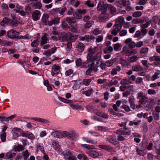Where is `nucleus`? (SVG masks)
<instances>
[{
	"label": "nucleus",
	"instance_id": "0e129e2a",
	"mask_svg": "<svg viewBox=\"0 0 160 160\" xmlns=\"http://www.w3.org/2000/svg\"><path fill=\"white\" fill-rule=\"evenodd\" d=\"M0 120L4 124L7 123L8 122V120L7 117L0 116Z\"/></svg>",
	"mask_w": 160,
	"mask_h": 160
},
{
	"label": "nucleus",
	"instance_id": "5fc2aeb1",
	"mask_svg": "<svg viewBox=\"0 0 160 160\" xmlns=\"http://www.w3.org/2000/svg\"><path fill=\"white\" fill-rule=\"evenodd\" d=\"M160 72L159 71H157L155 74L153 75L151 78L152 81H154L157 78H159V77L158 75L159 74Z\"/></svg>",
	"mask_w": 160,
	"mask_h": 160
},
{
	"label": "nucleus",
	"instance_id": "4468645a",
	"mask_svg": "<svg viewBox=\"0 0 160 160\" xmlns=\"http://www.w3.org/2000/svg\"><path fill=\"white\" fill-rule=\"evenodd\" d=\"M67 36L68 35L66 33L61 32L58 35V40L61 42H65L67 39Z\"/></svg>",
	"mask_w": 160,
	"mask_h": 160
},
{
	"label": "nucleus",
	"instance_id": "6ab92c4d",
	"mask_svg": "<svg viewBox=\"0 0 160 160\" xmlns=\"http://www.w3.org/2000/svg\"><path fill=\"white\" fill-rule=\"evenodd\" d=\"M52 135H53L54 137L59 138H61L64 137L63 134V132L62 133H61L57 131L52 132Z\"/></svg>",
	"mask_w": 160,
	"mask_h": 160
},
{
	"label": "nucleus",
	"instance_id": "1a4fd4ad",
	"mask_svg": "<svg viewBox=\"0 0 160 160\" xmlns=\"http://www.w3.org/2000/svg\"><path fill=\"white\" fill-rule=\"evenodd\" d=\"M124 42L126 44L128 45V47L130 48L133 49L136 46V43L133 41L131 38L127 39L124 41Z\"/></svg>",
	"mask_w": 160,
	"mask_h": 160
},
{
	"label": "nucleus",
	"instance_id": "5701e85b",
	"mask_svg": "<svg viewBox=\"0 0 160 160\" xmlns=\"http://www.w3.org/2000/svg\"><path fill=\"white\" fill-rule=\"evenodd\" d=\"M149 60L150 62H156L160 61V57L156 55L151 56L149 58Z\"/></svg>",
	"mask_w": 160,
	"mask_h": 160
},
{
	"label": "nucleus",
	"instance_id": "dca6fc26",
	"mask_svg": "<svg viewBox=\"0 0 160 160\" xmlns=\"http://www.w3.org/2000/svg\"><path fill=\"white\" fill-rule=\"evenodd\" d=\"M48 38L47 37V34L45 33L42 37L40 39V46H42L47 42L48 41Z\"/></svg>",
	"mask_w": 160,
	"mask_h": 160
},
{
	"label": "nucleus",
	"instance_id": "7c9ffc66",
	"mask_svg": "<svg viewBox=\"0 0 160 160\" xmlns=\"http://www.w3.org/2000/svg\"><path fill=\"white\" fill-rule=\"evenodd\" d=\"M133 37L135 38H138V40L141 39L143 37L139 30H138L136 32Z\"/></svg>",
	"mask_w": 160,
	"mask_h": 160
},
{
	"label": "nucleus",
	"instance_id": "c85d7f7f",
	"mask_svg": "<svg viewBox=\"0 0 160 160\" xmlns=\"http://www.w3.org/2000/svg\"><path fill=\"white\" fill-rule=\"evenodd\" d=\"M132 70L134 71H140L142 70V68L140 65H136L132 67Z\"/></svg>",
	"mask_w": 160,
	"mask_h": 160
},
{
	"label": "nucleus",
	"instance_id": "473e14b6",
	"mask_svg": "<svg viewBox=\"0 0 160 160\" xmlns=\"http://www.w3.org/2000/svg\"><path fill=\"white\" fill-rule=\"evenodd\" d=\"M94 22L93 21L90 20L87 22L84 25V28H89L91 27L94 24Z\"/></svg>",
	"mask_w": 160,
	"mask_h": 160
},
{
	"label": "nucleus",
	"instance_id": "3c124183",
	"mask_svg": "<svg viewBox=\"0 0 160 160\" xmlns=\"http://www.w3.org/2000/svg\"><path fill=\"white\" fill-rule=\"evenodd\" d=\"M61 26L62 28L64 30H67L69 28V26L68 25L67 23L65 22H62Z\"/></svg>",
	"mask_w": 160,
	"mask_h": 160
},
{
	"label": "nucleus",
	"instance_id": "9b49d317",
	"mask_svg": "<svg viewBox=\"0 0 160 160\" xmlns=\"http://www.w3.org/2000/svg\"><path fill=\"white\" fill-rule=\"evenodd\" d=\"M18 32L13 29L10 30L7 32L8 36L10 38H16Z\"/></svg>",
	"mask_w": 160,
	"mask_h": 160
},
{
	"label": "nucleus",
	"instance_id": "bf43d9fd",
	"mask_svg": "<svg viewBox=\"0 0 160 160\" xmlns=\"http://www.w3.org/2000/svg\"><path fill=\"white\" fill-rule=\"evenodd\" d=\"M151 22L149 21H147L145 23H143L141 25L140 27L142 28H147L150 24Z\"/></svg>",
	"mask_w": 160,
	"mask_h": 160
},
{
	"label": "nucleus",
	"instance_id": "b1692460",
	"mask_svg": "<svg viewBox=\"0 0 160 160\" xmlns=\"http://www.w3.org/2000/svg\"><path fill=\"white\" fill-rule=\"evenodd\" d=\"M16 155V153L9 152L6 153L5 155V159H11L13 157H15Z\"/></svg>",
	"mask_w": 160,
	"mask_h": 160
},
{
	"label": "nucleus",
	"instance_id": "ddd939ff",
	"mask_svg": "<svg viewBox=\"0 0 160 160\" xmlns=\"http://www.w3.org/2000/svg\"><path fill=\"white\" fill-rule=\"evenodd\" d=\"M109 12V14L112 17L116 15L117 10L116 8L111 5H109L108 8Z\"/></svg>",
	"mask_w": 160,
	"mask_h": 160
},
{
	"label": "nucleus",
	"instance_id": "393cba45",
	"mask_svg": "<svg viewBox=\"0 0 160 160\" xmlns=\"http://www.w3.org/2000/svg\"><path fill=\"white\" fill-rule=\"evenodd\" d=\"M121 70V67L119 66H117L115 68H113L111 72V74L114 75L117 73V72L120 71Z\"/></svg>",
	"mask_w": 160,
	"mask_h": 160
},
{
	"label": "nucleus",
	"instance_id": "9d476101",
	"mask_svg": "<svg viewBox=\"0 0 160 160\" xmlns=\"http://www.w3.org/2000/svg\"><path fill=\"white\" fill-rule=\"evenodd\" d=\"M81 41H86L87 42L91 41L92 40L95 38V37L92 35H85L84 36H81L79 37Z\"/></svg>",
	"mask_w": 160,
	"mask_h": 160
},
{
	"label": "nucleus",
	"instance_id": "a18cd8bd",
	"mask_svg": "<svg viewBox=\"0 0 160 160\" xmlns=\"http://www.w3.org/2000/svg\"><path fill=\"white\" fill-rule=\"evenodd\" d=\"M85 5L89 7L92 8L94 6V4L93 1L89 0L87 1L85 3Z\"/></svg>",
	"mask_w": 160,
	"mask_h": 160
},
{
	"label": "nucleus",
	"instance_id": "680f3d73",
	"mask_svg": "<svg viewBox=\"0 0 160 160\" xmlns=\"http://www.w3.org/2000/svg\"><path fill=\"white\" fill-rule=\"evenodd\" d=\"M82 61L80 58H78L76 59L75 63L76 66L79 67L80 66L81 67L82 65Z\"/></svg>",
	"mask_w": 160,
	"mask_h": 160
},
{
	"label": "nucleus",
	"instance_id": "c9c22d12",
	"mask_svg": "<svg viewBox=\"0 0 160 160\" xmlns=\"http://www.w3.org/2000/svg\"><path fill=\"white\" fill-rule=\"evenodd\" d=\"M95 128H98V130L101 132H106L109 130V129L106 127L98 126Z\"/></svg>",
	"mask_w": 160,
	"mask_h": 160
},
{
	"label": "nucleus",
	"instance_id": "cd10ccee",
	"mask_svg": "<svg viewBox=\"0 0 160 160\" xmlns=\"http://www.w3.org/2000/svg\"><path fill=\"white\" fill-rule=\"evenodd\" d=\"M138 58H139L136 56H132L129 57L127 60L130 63H133L136 61Z\"/></svg>",
	"mask_w": 160,
	"mask_h": 160
},
{
	"label": "nucleus",
	"instance_id": "bb28decb",
	"mask_svg": "<svg viewBox=\"0 0 160 160\" xmlns=\"http://www.w3.org/2000/svg\"><path fill=\"white\" fill-rule=\"evenodd\" d=\"M42 4L40 2H36L33 4L32 7L34 9H40L41 8Z\"/></svg>",
	"mask_w": 160,
	"mask_h": 160
},
{
	"label": "nucleus",
	"instance_id": "4c0bfd02",
	"mask_svg": "<svg viewBox=\"0 0 160 160\" xmlns=\"http://www.w3.org/2000/svg\"><path fill=\"white\" fill-rule=\"evenodd\" d=\"M32 119L35 121L42 122L45 123H48V121L46 120L38 118H33Z\"/></svg>",
	"mask_w": 160,
	"mask_h": 160
},
{
	"label": "nucleus",
	"instance_id": "69168bd1",
	"mask_svg": "<svg viewBox=\"0 0 160 160\" xmlns=\"http://www.w3.org/2000/svg\"><path fill=\"white\" fill-rule=\"evenodd\" d=\"M10 21V19L8 18H4L2 21V25H4L6 24H8Z\"/></svg>",
	"mask_w": 160,
	"mask_h": 160
},
{
	"label": "nucleus",
	"instance_id": "49530a36",
	"mask_svg": "<svg viewBox=\"0 0 160 160\" xmlns=\"http://www.w3.org/2000/svg\"><path fill=\"white\" fill-rule=\"evenodd\" d=\"M122 26L120 25L117 24H115L113 26V28L114 30L118 32L121 29Z\"/></svg>",
	"mask_w": 160,
	"mask_h": 160
},
{
	"label": "nucleus",
	"instance_id": "774afa93",
	"mask_svg": "<svg viewBox=\"0 0 160 160\" xmlns=\"http://www.w3.org/2000/svg\"><path fill=\"white\" fill-rule=\"evenodd\" d=\"M31 46L33 48L37 46L38 45V40L36 39L34 40L32 42H31Z\"/></svg>",
	"mask_w": 160,
	"mask_h": 160
},
{
	"label": "nucleus",
	"instance_id": "a211bd4d",
	"mask_svg": "<svg viewBox=\"0 0 160 160\" xmlns=\"http://www.w3.org/2000/svg\"><path fill=\"white\" fill-rule=\"evenodd\" d=\"M86 153L93 158H97L99 156V153L94 150L88 151Z\"/></svg>",
	"mask_w": 160,
	"mask_h": 160
},
{
	"label": "nucleus",
	"instance_id": "f3484780",
	"mask_svg": "<svg viewBox=\"0 0 160 160\" xmlns=\"http://www.w3.org/2000/svg\"><path fill=\"white\" fill-rule=\"evenodd\" d=\"M85 47V46L83 43L81 42H79L76 44L75 48L77 51L81 52L83 51Z\"/></svg>",
	"mask_w": 160,
	"mask_h": 160
},
{
	"label": "nucleus",
	"instance_id": "e2e57ef3",
	"mask_svg": "<svg viewBox=\"0 0 160 160\" xmlns=\"http://www.w3.org/2000/svg\"><path fill=\"white\" fill-rule=\"evenodd\" d=\"M103 39V35H100L98 36L96 39V42L99 43L102 42Z\"/></svg>",
	"mask_w": 160,
	"mask_h": 160
},
{
	"label": "nucleus",
	"instance_id": "864d4df0",
	"mask_svg": "<svg viewBox=\"0 0 160 160\" xmlns=\"http://www.w3.org/2000/svg\"><path fill=\"white\" fill-rule=\"evenodd\" d=\"M142 15V12L140 11H136L134 12L132 14V16L134 18L140 17Z\"/></svg>",
	"mask_w": 160,
	"mask_h": 160
},
{
	"label": "nucleus",
	"instance_id": "2eb2a0df",
	"mask_svg": "<svg viewBox=\"0 0 160 160\" xmlns=\"http://www.w3.org/2000/svg\"><path fill=\"white\" fill-rule=\"evenodd\" d=\"M106 140L109 142L114 145L117 144V142L116 137L112 136H108L106 138Z\"/></svg>",
	"mask_w": 160,
	"mask_h": 160
},
{
	"label": "nucleus",
	"instance_id": "20e7f679",
	"mask_svg": "<svg viewBox=\"0 0 160 160\" xmlns=\"http://www.w3.org/2000/svg\"><path fill=\"white\" fill-rule=\"evenodd\" d=\"M108 6L109 4H104L103 1H100L98 3L97 9L98 11H101V12H107V9Z\"/></svg>",
	"mask_w": 160,
	"mask_h": 160
},
{
	"label": "nucleus",
	"instance_id": "c756f323",
	"mask_svg": "<svg viewBox=\"0 0 160 160\" xmlns=\"http://www.w3.org/2000/svg\"><path fill=\"white\" fill-rule=\"evenodd\" d=\"M122 52H124V53L128 56H130L131 55V50L128 48H127L126 47H124L123 48Z\"/></svg>",
	"mask_w": 160,
	"mask_h": 160
},
{
	"label": "nucleus",
	"instance_id": "39448f33",
	"mask_svg": "<svg viewBox=\"0 0 160 160\" xmlns=\"http://www.w3.org/2000/svg\"><path fill=\"white\" fill-rule=\"evenodd\" d=\"M112 17L109 13L107 12H102L99 15V19L101 22H105L108 21Z\"/></svg>",
	"mask_w": 160,
	"mask_h": 160
},
{
	"label": "nucleus",
	"instance_id": "13d9d810",
	"mask_svg": "<svg viewBox=\"0 0 160 160\" xmlns=\"http://www.w3.org/2000/svg\"><path fill=\"white\" fill-rule=\"evenodd\" d=\"M99 147L100 148L105 149L108 151H109L111 150V148L109 146L100 145L99 146Z\"/></svg>",
	"mask_w": 160,
	"mask_h": 160
},
{
	"label": "nucleus",
	"instance_id": "f257e3e1",
	"mask_svg": "<svg viewBox=\"0 0 160 160\" xmlns=\"http://www.w3.org/2000/svg\"><path fill=\"white\" fill-rule=\"evenodd\" d=\"M98 48L97 47L89 48L88 51V54L87 56L88 60L90 61V65L93 66L94 62L93 61L97 60H99L101 58V55L102 53V51L98 52Z\"/></svg>",
	"mask_w": 160,
	"mask_h": 160
},
{
	"label": "nucleus",
	"instance_id": "e433bc0d",
	"mask_svg": "<svg viewBox=\"0 0 160 160\" xmlns=\"http://www.w3.org/2000/svg\"><path fill=\"white\" fill-rule=\"evenodd\" d=\"M77 158L79 160H89L87 156L83 153H80L77 156Z\"/></svg>",
	"mask_w": 160,
	"mask_h": 160
},
{
	"label": "nucleus",
	"instance_id": "a878e982",
	"mask_svg": "<svg viewBox=\"0 0 160 160\" xmlns=\"http://www.w3.org/2000/svg\"><path fill=\"white\" fill-rule=\"evenodd\" d=\"M113 47L115 51H119L121 49L122 45L121 43H117L113 44Z\"/></svg>",
	"mask_w": 160,
	"mask_h": 160
},
{
	"label": "nucleus",
	"instance_id": "4be33fe9",
	"mask_svg": "<svg viewBox=\"0 0 160 160\" xmlns=\"http://www.w3.org/2000/svg\"><path fill=\"white\" fill-rule=\"evenodd\" d=\"M49 15L47 14H44L42 16V21L44 23L45 25H48V23H49V21L48 20L49 18Z\"/></svg>",
	"mask_w": 160,
	"mask_h": 160
},
{
	"label": "nucleus",
	"instance_id": "79ce46f5",
	"mask_svg": "<svg viewBox=\"0 0 160 160\" xmlns=\"http://www.w3.org/2000/svg\"><path fill=\"white\" fill-rule=\"evenodd\" d=\"M66 21L68 23L70 24L75 23V21L73 17H68L66 18Z\"/></svg>",
	"mask_w": 160,
	"mask_h": 160
},
{
	"label": "nucleus",
	"instance_id": "a19ab883",
	"mask_svg": "<svg viewBox=\"0 0 160 160\" xmlns=\"http://www.w3.org/2000/svg\"><path fill=\"white\" fill-rule=\"evenodd\" d=\"M52 146L54 149L58 152L60 151V148L59 144L55 142H53L52 143Z\"/></svg>",
	"mask_w": 160,
	"mask_h": 160
},
{
	"label": "nucleus",
	"instance_id": "7ed1b4c3",
	"mask_svg": "<svg viewBox=\"0 0 160 160\" xmlns=\"http://www.w3.org/2000/svg\"><path fill=\"white\" fill-rule=\"evenodd\" d=\"M63 134L65 137H67L71 140L75 141L78 138V135L75 132H68L63 131Z\"/></svg>",
	"mask_w": 160,
	"mask_h": 160
},
{
	"label": "nucleus",
	"instance_id": "0eeeda50",
	"mask_svg": "<svg viewBox=\"0 0 160 160\" xmlns=\"http://www.w3.org/2000/svg\"><path fill=\"white\" fill-rule=\"evenodd\" d=\"M116 5L120 8H122L127 5H129V2L128 0H118L116 2Z\"/></svg>",
	"mask_w": 160,
	"mask_h": 160
},
{
	"label": "nucleus",
	"instance_id": "aec40b11",
	"mask_svg": "<svg viewBox=\"0 0 160 160\" xmlns=\"http://www.w3.org/2000/svg\"><path fill=\"white\" fill-rule=\"evenodd\" d=\"M60 18L59 17L56 18L52 19L51 21H50L48 23V25L52 26L53 24H58L59 23Z\"/></svg>",
	"mask_w": 160,
	"mask_h": 160
},
{
	"label": "nucleus",
	"instance_id": "c03bdc74",
	"mask_svg": "<svg viewBox=\"0 0 160 160\" xmlns=\"http://www.w3.org/2000/svg\"><path fill=\"white\" fill-rule=\"evenodd\" d=\"M24 148V146L19 144L15 147L14 149L15 151L20 152V151L23 150Z\"/></svg>",
	"mask_w": 160,
	"mask_h": 160
},
{
	"label": "nucleus",
	"instance_id": "f03ea898",
	"mask_svg": "<svg viewBox=\"0 0 160 160\" xmlns=\"http://www.w3.org/2000/svg\"><path fill=\"white\" fill-rule=\"evenodd\" d=\"M89 108L90 110L92 111L98 116L105 119H107L108 118V116L107 114L103 112L100 110L95 108L93 107L92 106H89Z\"/></svg>",
	"mask_w": 160,
	"mask_h": 160
},
{
	"label": "nucleus",
	"instance_id": "6e6d98bb",
	"mask_svg": "<svg viewBox=\"0 0 160 160\" xmlns=\"http://www.w3.org/2000/svg\"><path fill=\"white\" fill-rule=\"evenodd\" d=\"M58 98L60 101L66 103H71L72 102V101L71 100L67 99H66L63 98L61 97H59Z\"/></svg>",
	"mask_w": 160,
	"mask_h": 160
},
{
	"label": "nucleus",
	"instance_id": "052dcab7",
	"mask_svg": "<svg viewBox=\"0 0 160 160\" xmlns=\"http://www.w3.org/2000/svg\"><path fill=\"white\" fill-rule=\"evenodd\" d=\"M73 15L77 19H80L82 18V15L78 12H74L73 13Z\"/></svg>",
	"mask_w": 160,
	"mask_h": 160
},
{
	"label": "nucleus",
	"instance_id": "4d7b16f0",
	"mask_svg": "<svg viewBox=\"0 0 160 160\" xmlns=\"http://www.w3.org/2000/svg\"><path fill=\"white\" fill-rule=\"evenodd\" d=\"M148 51V48L147 47L142 48H141L140 52L142 54L147 53Z\"/></svg>",
	"mask_w": 160,
	"mask_h": 160
},
{
	"label": "nucleus",
	"instance_id": "ea45409f",
	"mask_svg": "<svg viewBox=\"0 0 160 160\" xmlns=\"http://www.w3.org/2000/svg\"><path fill=\"white\" fill-rule=\"evenodd\" d=\"M67 8L66 7H63L62 8H58L57 11L61 15H63L64 12L66 11Z\"/></svg>",
	"mask_w": 160,
	"mask_h": 160
},
{
	"label": "nucleus",
	"instance_id": "603ef678",
	"mask_svg": "<svg viewBox=\"0 0 160 160\" xmlns=\"http://www.w3.org/2000/svg\"><path fill=\"white\" fill-rule=\"evenodd\" d=\"M118 83V82L117 80H112L109 82L108 86L109 87H111L112 86L115 85H117Z\"/></svg>",
	"mask_w": 160,
	"mask_h": 160
},
{
	"label": "nucleus",
	"instance_id": "58836bf2",
	"mask_svg": "<svg viewBox=\"0 0 160 160\" xmlns=\"http://www.w3.org/2000/svg\"><path fill=\"white\" fill-rule=\"evenodd\" d=\"M120 63L122 66H128L130 64V63L128 61L122 59H121L120 60Z\"/></svg>",
	"mask_w": 160,
	"mask_h": 160
},
{
	"label": "nucleus",
	"instance_id": "09e8293b",
	"mask_svg": "<svg viewBox=\"0 0 160 160\" xmlns=\"http://www.w3.org/2000/svg\"><path fill=\"white\" fill-rule=\"evenodd\" d=\"M70 105L71 108L74 109L78 110L81 108L80 106L78 104L73 103L72 102L70 103Z\"/></svg>",
	"mask_w": 160,
	"mask_h": 160
},
{
	"label": "nucleus",
	"instance_id": "f704fd0d",
	"mask_svg": "<svg viewBox=\"0 0 160 160\" xmlns=\"http://www.w3.org/2000/svg\"><path fill=\"white\" fill-rule=\"evenodd\" d=\"M72 154L70 151L69 150H67L63 151L62 152V155L64 156V158L65 159L67 158L68 157Z\"/></svg>",
	"mask_w": 160,
	"mask_h": 160
},
{
	"label": "nucleus",
	"instance_id": "72a5a7b5",
	"mask_svg": "<svg viewBox=\"0 0 160 160\" xmlns=\"http://www.w3.org/2000/svg\"><path fill=\"white\" fill-rule=\"evenodd\" d=\"M115 61V59L108 60L105 62V64L107 67H109L112 66Z\"/></svg>",
	"mask_w": 160,
	"mask_h": 160
},
{
	"label": "nucleus",
	"instance_id": "423d86ee",
	"mask_svg": "<svg viewBox=\"0 0 160 160\" xmlns=\"http://www.w3.org/2000/svg\"><path fill=\"white\" fill-rule=\"evenodd\" d=\"M137 98L139 99V102L140 104L146 103L148 98L146 97L142 92H138L137 93Z\"/></svg>",
	"mask_w": 160,
	"mask_h": 160
},
{
	"label": "nucleus",
	"instance_id": "de8ad7c7",
	"mask_svg": "<svg viewBox=\"0 0 160 160\" xmlns=\"http://www.w3.org/2000/svg\"><path fill=\"white\" fill-rule=\"evenodd\" d=\"M92 93V89H90L86 91H83L82 92L83 94H85L86 96H90Z\"/></svg>",
	"mask_w": 160,
	"mask_h": 160
},
{
	"label": "nucleus",
	"instance_id": "338daca9",
	"mask_svg": "<svg viewBox=\"0 0 160 160\" xmlns=\"http://www.w3.org/2000/svg\"><path fill=\"white\" fill-rule=\"evenodd\" d=\"M122 108L124 109V110L127 112H130L131 110L130 108V107L128 105H126V104H123L122 106Z\"/></svg>",
	"mask_w": 160,
	"mask_h": 160
},
{
	"label": "nucleus",
	"instance_id": "8fccbe9b",
	"mask_svg": "<svg viewBox=\"0 0 160 160\" xmlns=\"http://www.w3.org/2000/svg\"><path fill=\"white\" fill-rule=\"evenodd\" d=\"M132 23L134 24H138L141 23H143V21L140 19L135 18L132 20Z\"/></svg>",
	"mask_w": 160,
	"mask_h": 160
},
{
	"label": "nucleus",
	"instance_id": "412c9836",
	"mask_svg": "<svg viewBox=\"0 0 160 160\" xmlns=\"http://www.w3.org/2000/svg\"><path fill=\"white\" fill-rule=\"evenodd\" d=\"M124 22V19L122 16L118 17L115 20V24H117L121 26L123 24Z\"/></svg>",
	"mask_w": 160,
	"mask_h": 160
},
{
	"label": "nucleus",
	"instance_id": "2f4dec72",
	"mask_svg": "<svg viewBox=\"0 0 160 160\" xmlns=\"http://www.w3.org/2000/svg\"><path fill=\"white\" fill-rule=\"evenodd\" d=\"M113 49L112 46L107 47L103 49V52L105 54L110 53L113 51Z\"/></svg>",
	"mask_w": 160,
	"mask_h": 160
},
{
	"label": "nucleus",
	"instance_id": "f8f14e48",
	"mask_svg": "<svg viewBox=\"0 0 160 160\" xmlns=\"http://www.w3.org/2000/svg\"><path fill=\"white\" fill-rule=\"evenodd\" d=\"M40 12L38 10L34 11L32 14V18L34 21H38L40 17Z\"/></svg>",
	"mask_w": 160,
	"mask_h": 160
},
{
	"label": "nucleus",
	"instance_id": "6e6552de",
	"mask_svg": "<svg viewBox=\"0 0 160 160\" xmlns=\"http://www.w3.org/2000/svg\"><path fill=\"white\" fill-rule=\"evenodd\" d=\"M60 68L59 66L56 64L53 65L52 68V75L54 76L56 74H58L60 72Z\"/></svg>",
	"mask_w": 160,
	"mask_h": 160
},
{
	"label": "nucleus",
	"instance_id": "37998d69",
	"mask_svg": "<svg viewBox=\"0 0 160 160\" xmlns=\"http://www.w3.org/2000/svg\"><path fill=\"white\" fill-rule=\"evenodd\" d=\"M109 112L111 114L115 115L117 116L123 117L124 115L122 113H118L114 112L112 109L109 110Z\"/></svg>",
	"mask_w": 160,
	"mask_h": 160
}]
</instances>
